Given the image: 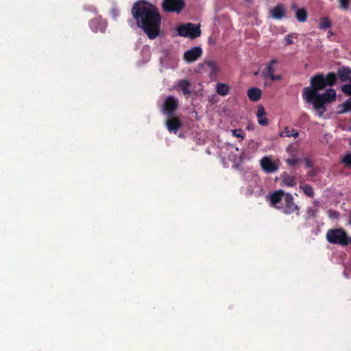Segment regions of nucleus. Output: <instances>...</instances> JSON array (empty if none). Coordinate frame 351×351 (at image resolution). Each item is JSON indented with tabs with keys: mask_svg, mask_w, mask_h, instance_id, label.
I'll return each mask as SVG.
<instances>
[{
	"mask_svg": "<svg viewBox=\"0 0 351 351\" xmlns=\"http://www.w3.org/2000/svg\"><path fill=\"white\" fill-rule=\"evenodd\" d=\"M137 27L143 30L149 39H154L159 36L161 23H136Z\"/></svg>",
	"mask_w": 351,
	"mask_h": 351,
	"instance_id": "nucleus-7",
	"label": "nucleus"
},
{
	"mask_svg": "<svg viewBox=\"0 0 351 351\" xmlns=\"http://www.w3.org/2000/svg\"><path fill=\"white\" fill-rule=\"evenodd\" d=\"M191 86L190 82L186 80H182L179 84V87L181 88L184 95H190L191 91L189 90V87Z\"/></svg>",
	"mask_w": 351,
	"mask_h": 351,
	"instance_id": "nucleus-23",
	"label": "nucleus"
},
{
	"mask_svg": "<svg viewBox=\"0 0 351 351\" xmlns=\"http://www.w3.org/2000/svg\"><path fill=\"white\" fill-rule=\"evenodd\" d=\"M299 162V159L298 158H289L287 160V163L290 166H293L297 165Z\"/></svg>",
	"mask_w": 351,
	"mask_h": 351,
	"instance_id": "nucleus-31",
	"label": "nucleus"
},
{
	"mask_svg": "<svg viewBox=\"0 0 351 351\" xmlns=\"http://www.w3.org/2000/svg\"><path fill=\"white\" fill-rule=\"evenodd\" d=\"M340 4V8L344 10L348 9L350 0H338Z\"/></svg>",
	"mask_w": 351,
	"mask_h": 351,
	"instance_id": "nucleus-30",
	"label": "nucleus"
},
{
	"mask_svg": "<svg viewBox=\"0 0 351 351\" xmlns=\"http://www.w3.org/2000/svg\"><path fill=\"white\" fill-rule=\"evenodd\" d=\"M184 0H163L161 3L162 10L166 12L180 13L185 7Z\"/></svg>",
	"mask_w": 351,
	"mask_h": 351,
	"instance_id": "nucleus-5",
	"label": "nucleus"
},
{
	"mask_svg": "<svg viewBox=\"0 0 351 351\" xmlns=\"http://www.w3.org/2000/svg\"><path fill=\"white\" fill-rule=\"evenodd\" d=\"M287 193H285L283 190L281 189L271 193L268 197L270 202V205L272 207L279 210L280 207L282 205V201L283 199H285Z\"/></svg>",
	"mask_w": 351,
	"mask_h": 351,
	"instance_id": "nucleus-11",
	"label": "nucleus"
},
{
	"mask_svg": "<svg viewBox=\"0 0 351 351\" xmlns=\"http://www.w3.org/2000/svg\"><path fill=\"white\" fill-rule=\"evenodd\" d=\"M332 23H319V29L326 30L330 27Z\"/></svg>",
	"mask_w": 351,
	"mask_h": 351,
	"instance_id": "nucleus-33",
	"label": "nucleus"
},
{
	"mask_svg": "<svg viewBox=\"0 0 351 351\" xmlns=\"http://www.w3.org/2000/svg\"><path fill=\"white\" fill-rule=\"evenodd\" d=\"M286 9L284 5L279 3L270 11L271 16L276 20H280L285 15Z\"/></svg>",
	"mask_w": 351,
	"mask_h": 351,
	"instance_id": "nucleus-14",
	"label": "nucleus"
},
{
	"mask_svg": "<svg viewBox=\"0 0 351 351\" xmlns=\"http://www.w3.org/2000/svg\"><path fill=\"white\" fill-rule=\"evenodd\" d=\"M169 118L166 121L165 124L167 130L170 132L176 134L178 130L182 126V122L178 117H169Z\"/></svg>",
	"mask_w": 351,
	"mask_h": 351,
	"instance_id": "nucleus-13",
	"label": "nucleus"
},
{
	"mask_svg": "<svg viewBox=\"0 0 351 351\" xmlns=\"http://www.w3.org/2000/svg\"><path fill=\"white\" fill-rule=\"evenodd\" d=\"M263 171L266 173H272L279 169V162L274 161L270 156H265L260 160Z\"/></svg>",
	"mask_w": 351,
	"mask_h": 351,
	"instance_id": "nucleus-9",
	"label": "nucleus"
},
{
	"mask_svg": "<svg viewBox=\"0 0 351 351\" xmlns=\"http://www.w3.org/2000/svg\"><path fill=\"white\" fill-rule=\"evenodd\" d=\"M278 63L277 59H272L262 71V75L265 78H269L272 81L280 80L282 77L280 75H274L276 71L274 65Z\"/></svg>",
	"mask_w": 351,
	"mask_h": 351,
	"instance_id": "nucleus-10",
	"label": "nucleus"
},
{
	"mask_svg": "<svg viewBox=\"0 0 351 351\" xmlns=\"http://www.w3.org/2000/svg\"><path fill=\"white\" fill-rule=\"evenodd\" d=\"M309 174H310L311 176H313L314 175V173H309Z\"/></svg>",
	"mask_w": 351,
	"mask_h": 351,
	"instance_id": "nucleus-39",
	"label": "nucleus"
},
{
	"mask_svg": "<svg viewBox=\"0 0 351 351\" xmlns=\"http://www.w3.org/2000/svg\"><path fill=\"white\" fill-rule=\"evenodd\" d=\"M247 95L250 101H257L261 97L262 91L260 88L256 87L250 88L248 89Z\"/></svg>",
	"mask_w": 351,
	"mask_h": 351,
	"instance_id": "nucleus-16",
	"label": "nucleus"
},
{
	"mask_svg": "<svg viewBox=\"0 0 351 351\" xmlns=\"http://www.w3.org/2000/svg\"><path fill=\"white\" fill-rule=\"evenodd\" d=\"M178 107V99L173 96H169L165 99L162 112L168 117H173Z\"/></svg>",
	"mask_w": 351,
	"mask_h": 351,
	"instance_id": "nucleus-8",
	"label": "nucleus"
},
{
	"mask_svg": "<svg viewBox=\"0 0 351 351\" xmlns=\"http://www.w3.org/2000/svg\"><path fill=\"white\" fill-rule=\"evenodd\" d=\"M322 22L327 23V22H330V21H328V19L327 18H324L323 21Z\"/></svg>",
	"mask_w": 351,
	"mask_h": 351,
	"instance_id": "nucleus-36",
	"label": "nucleus"
},
{
	"mask_svg": "<svg viewBox=\"0 0 351 351\" xmlns=\"http://www.w3.org/2000/svg\"><path fill=\"white\" fill-rule=\"evenodd\" d=\"M295 16L300 22H304L306 20L307 12L304 8H299L295 12Z\"/></svg>",
	"mask_w": 351,
	"mask_h": 351,
	"instance_id": "nucleus-22",
	"label": "nucleus"
},
{
	"mask_svg": "<svg viewBox=\"0 0 351 351\" xmlns=\"http://www.w3.org/2000/svg\"><path fill=\"white\" fill-rule=\"evenodd\" d=\"M117 12V10L115 8H113L112 10V12L113 13L114 15H115V12Z\"/></svg>",
	"mask_w": 351,
	"mask_h": 351,
	"instance_id": "nucleus-37",
	"label": "nucleus"
},
{
	"mask_svg": "<svg viewBox=\"0 0 351 351\" xmlns=\"http://www.w3.org/2000/svg\"><path fill=\"white\" fill-rule=\"evenodd\" d=\"M300 189L302 190L303 193L308 197H312L314 195V191L313 187L308 184H300Z\"/></svg>",
	"mask_w": 351,
	"mask_h": 351,
	"instance_id": "nucleus-20",
	"label": "nucleus"
},
{
	"mask_svg": "<svg viewBox=\"0 0 351 351\" xmlns=\"http://www.w3.org/2000/svg\"><path fill=\"white\" fill-rule=\"evenodd\" d=\"M193 23H186L184 25H180L177 27L178 35L182 37L196 38L201 35L200 25L194 27Z\"/></svg>",
	"mask_w": 351,
	"mask_h": 351,
	"instance_id": "nucleus-4",
	"label": "nucleus"
},
{
	"mask_svg": "<svg viewBox=\"0 0 351 351\" xmlns=\"http://www.w3.org/2000/svg\"><path fill=\"white\" fill-rule=\"evenodd\" d=\"M293 197L291 193H287L285 198V204L280 207V209L283 213L286 215H291L295 213L299 215L300 207L294 203Z\"/></svg>",
	"mask_w": 351,
	"mask_h": 351,
	"instance_id": "nucleus-6",
	"label": "nucleus"
},
{
	"mask_svg": "<svg viewBox=\"0 0 351 351\" xmlns=\"http://www.w3.org/2000/svg\"><path fill=\"white\" fill-rule=\"evenodd\" d=\"M131 13L136 22H161L162 20L158 8L146 0L136 1Z\"/></svg>",
	"mask_w": 351,
	"mask_h": 351,
	"instance_id": "nucleus-2",
	"label": "nucleus"
},
{
	"mask_svg": "<svg viewBox=\"0 0 351 351\" xmlns=\"http://www.w3.org/2000/svg\"><path fill=\"white\" fill-rule=\"evenodd\" d=\"M332 32L331 31H328V35H327V37L329 38L332 35Z\"/></svg>",
	"mask_w": 351,
	"mask_h": 351,
	"instance_id": "nucleus-35",
	"label": "nucleus"
},
{
	"mask_svg": "<svg viewBox=\"0 0 351 351\" xmlns=\"http://www.w3.org/2000/svg\"><path fill=\"white\" fill-rule=\"evenodd\" d=\"M283 134H285V136L288 137L293 136L294 138H298L299 136V132L297 130L289 129L288 127L285 128V131L280 134V136H282Z\"/></svg>",
	"mask_w": 351,
	"mask_h": 351,
	"instance_id": "nucleus-24",
	"label": "nucleus"
},
{
	"mask_svg": "<svg viewBox=\"0 0 351 351\" xmlns=\"http://www.w3.org/2000/svg\"><path fill=\"white\" fill-rule=\"evenodd\" d=\"M247 1H250V0H246Z\"/></svg>",
	"mask_w": 351,
	"mask_h": 351,
	"instance_id": "nucleus-40",
	"label": "nucleus"
},
{
	"mask_svg": "<svg viewBox=\"0 0 351 351\" xmlns=\"http://www.w3.org/2000/svg\"><path fill=\"white\" fill-rule=\"evenodd\" d=\"M341 162L348 168L351 167V152L346 153L341 158Z\"/></svg>",
	"mask_w": 351,
	"mask_h": 351,
	"instance_id": "nucleus-26",
	"label": "nucleus"
},
{
	"mask_svg": "<svg viewBox=\"0 0 351 351\" xmlns=\"http://www.w3.org/2000/svg\"><path fill=\"white\" fill-rule=\"evenodd\" d=\"M337 77H338L341 82H346L347 80L350 81L351 78V69L349 66H342L339 68L337 71V74H335Z\"/></svg>",
	"mask_w": 351,
	"mask_h": 351,
	"instance_id": "nucleus-15",
	"label": "nucleus"
},
{
	"mask_svg": "<svg viewBox=\"0 0 351 351\" xmlns=\"http://www.w3.org/2000/svg\"><path fill=\"white\" fill-rule=\"evenodd\" d=\"M293 34H287L285 38L287 45H291L293 43Z\"/></svg>",
	"mask_w": 351,
	"mask_h": 351,
	"instance_id": "nucleus-32",
	"label": "nucleus"
},
{
	"mask_svg": "<svg viewBox=\"0 0 351 351\" xmlns=\"http://www.w3.org/2000/svg\"><path fill=\"white\" fill-rule=\"evenodd\" d=\"M106 23H91L90 28L91 29L95 32H97L98 31L101 32H104L106 28Z\"/></svg>",
	"mask_w": 351,
	"mask_h": 351,
	"instance_id": "nucleus-25",
	"label": "nucleus"
},
{
	"mask_svg": "<svg viewBox=\"0 0 351 351\" xmlns=\"http://www.w3.org/2000/svg\"><path fill=\"white\" fill-rule=\"evenodd\" d=\"M337 82V76L335 73H328L326 75L319 73L313 76L310 80V86L303 88L302 97L308 103L313 104V108L317 112L318 115L322 117L326 110L325 104L334 101L337 94L335 89L329 88L323 94L319 91L327 86H332Z\"/></svg>",
	"mask_w": 351,
	"mask_h": 351,
	"instance_id": "nucleus-1",
	"label": "nucleus"
},
{
	"mask_svg": "<svg viewBox=\"0 0 351 351\" xmlns=\"http://www.w3.org/2000/svg\"><path fill=\"white\" fill-rule=\"evenodd\" d=\"M266 112L263 106H259L256 112L258 123L263 126L267 125L268 119L265 117Z\"/></svg>",
	"mask_w": 351,
	"mask_h": 351,
	"instance_id": "nucleus-17",
	"label": "nucleus"
},
{
	"mask_svg": "<svg viewBox=\"0 0 351 351\" xmlns=\"http://www.w3.org/2000/svg\"><path fill=\"white\" fill-rule=\"evenodd\" d=\"M312 165H313V164H312V162L311 161V160L308 159V158H306L305 159V166H306V168H310V167H312Z\"/></svg>",
	"mask_w": 351,
	"mask_h": 351,
	"instance_id": "nucleus-34",
	"label": "nucleus"
},
{
	"mask_svg": "<svg viewBox=\"0 0 351 351\" xmlns=\"http://www.w3.org/2000/svg\"><path fill=\"white\" fill-rule=\"evenodd\" d=\"M282 182L287 186H294L296 184L295 178L285 173L282 176Z\"/></svg>",
	"mask_w": 351,
	"mask_h": 351,
	"instance_id": "nucleus-19",
	"label": "nucleus"
},
{
	"mask_svg": "<svg viewBox=\"0 0 351 351\" xmlns=\"http://www.w3.org/2000/svg\"><path fill=\"white\" fill-rule=\"evenodd\" d=\"M326 239L329 243L341 246L347 245L349 243L348 234L343 228L328 230Z\"/></svg>",
	"mask_w": 351,
	"mask_h": 351,
	"instance_id": "nucleus-3",
	"label": "nucleus"
},
{
	"mask_svg": "<svg viewBox=\"0 0 351 351\" xmlns=\"http://www.w3.org/2000/svg\"><path fill=\"white\" fill-rule=\"evenodd\" d=\"M206 65L211 69V75H215L217 73L219 69L217 67V63L215 61H208L206 62Z\"/></svg>",
	"mask_w": 351,
	"mask_h": 351,
	"instance_id": "nucleus-27",
	"label": "nucleus"
},
{
	"mask_svg": "<svg viewBox=\"0 0 351 351\" xmlns=\"http://www.w3.org/2000/svg\"><path fill=\"white\" fill-rule=\"evenodd\" d=\"M202 55V49L199 47H195L184 53V59L188 62L196 61Z\"/></svg>",
	"mask_w": 351,
	"mask_h": 351,
	"instance_id": "nucleus-12",
	"label": "nucleus"
},
{
	"mask_svg": "<svg viewBox=\"0 0 351 351\" xmlns=\"http://www.w3.org/2000/svg\"><path fill=\"white\" fill-rule=\"evenodd\" d=\"M350 145H351V141H350Z\"/></svg>",
	"mask_w": 351,
	"mask_h": 351,
	"instance_id": "nucleus-41",
	"label": "nucleus"
},
{
	"mask_svg": "<svg viewBox=\"0 0 351 351\" xmlns=\"http://www.w3.org/2000/svg\"><path fill=\"white\" fill-rule=\"evenodd\" d=\"M341 110L339 111V114L346 113L351 112V97L346 100L340 106Z\"/></svg>",
	"mask_w": 351,
	"mask_h": 351,
	"instance_id": "nucleus-21",
	"label": "nucleus"
},
{
	"mask_svg": "<svg viewBox=\"0 0 351 351\" xmlns=\"http://www.w3.org/2000/svg\"><path fill=\"white\" fill-rule=\"evenodd\" d=\"M232 134L234 136L241 138L242 140L244 138V134L241 129L232 130Z\"/></svg>",
	"mask_w": 351,
	"mask_h": 351,
	"instance_id": "nucleus-29",
	"label": "nucleus"
},
{
	"mask_svg": "<svg viewBox=\"0 0 351 351\" xmlns=\"http://www.w3.org/2000/svg\"><path fill=\"white\" fill-rule=\"evenodd\" d=\"M348 240H349V243L351 244V238L350 239L348 238Z\"/></svg>",
	"mask_w": 351,
	"mask_h": 351,
	"instance_id": "nucleus-38",
	"label": "nucleus"
},
{
	"mask_svg": "<svg viewBox=\"0 0 351 351\" xmlns=\"http://www.w3.org/2000/svg\"><path fill=\"white\" fill-rule=\"evenodd\" d=\"M230 87L228 84L219 82L216 84V92L221 96H226L228 95Z\"/></svg>",
	"mask_w": 351,
	"mask_h": 351,
	"instance_id": "nucleus-18",
	"label": "nucleus"
},
{
	"mask_svg": "<svg viewBox=\"0 0 351 351\" xmlns=\"http://www.w3.org/2000/svg\"><path fill=\"white\" fill-rule=\"evenodd\" d=\"M317 212H318L317 209H314L313 208H308L307 212H306V219H311V218L315 217L316 215H317Z\"/></svg>",
	"mask_w": 351,
	"mask_h": 351,
	"instance_id": "nucleus-28",
	"label": "nucleus"
}]
</instances>
